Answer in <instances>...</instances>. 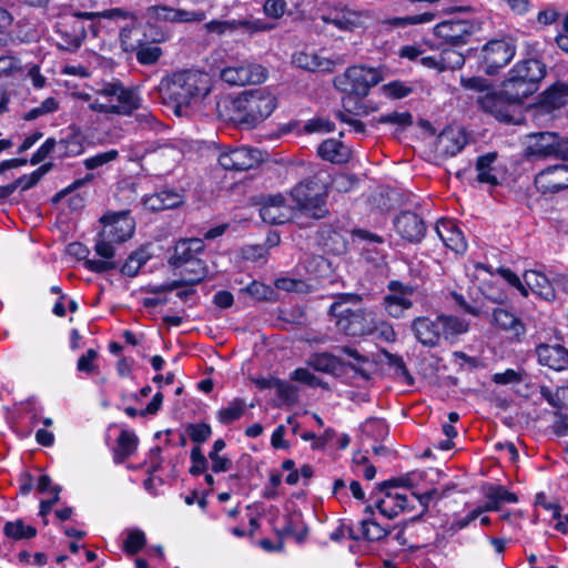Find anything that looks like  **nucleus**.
<instances>
[{
    "mask_svg": "<svg viewBox=\"0 0 568 568\" xmlns=\"http://www.w3.org/2000/svg\"><path fill=\"white\" fill-rule=\"evenodd\" d=\"M546 75V65L537 59L517 63L504 81L500 93H488L480 99L481 108L503 122L511 121L510 105L520 103L537 90Z\"/></svg>",
    "mask_w": 568,
    "mask_h": 568,
    "instance_id": "1",
    "label": "nucleus"
},
{
    "mask_svg": "<svg viewBox=\"0 0 568 568\" xmlns=\"http://www.w3.org/2000/svg\"><path fill=\"white\" fill-rule=\"evenodd\" d=\"M78 99L85 102L92 112L111 115H131L140 109L142 99L133 88L113 80L99 83L90 91H81Z\"/></svg>",
    "mask_w": 568,
    "mask_h": 568,
    "instance_id": "2",
    "label": "nucleus"
},
{
    "mask_svg": "<svg viewBox=\"0 0 568 568\" xmlns=\"http://www.w3.org/2000/svg\"><path fill=\"white\" fill-rule=\"evenodd\" d=\"M212 90L211 77L200 70H181L174 72L168 84V99L174 113L189 116L197 109Z\"/></svg>",
    "mask_w": 568,
    "mask_h": 568,
    "instance_id": "3",
    "label": "nucleus"
},
{
    "mask_svg": "<svg viewBox=\"0 0 568 568\" xmlns=\"http://www.w3.org/2000/svg\"><path fill=\"white\" fill-rule=\"evenodd\" d=\"M227 118L233 122L255 126L266 120L277 106V95L271 87L245 90L225 100Z\"/></svg>",
    "mask_w": 568,
    "mask_h": 568,
    "instance_id": "4",
    "label": "nucleus"
},
{
    "mask_svg": "<svg viewBox=\"0 0 568 568\" xmlns=\"http://www.w3.org/2000/svg\"><path fill=\"white\" fill-rule=\"evenodd\" d=\"M336 326L348 336L372 334L377 327L376 315L362 306L357 295H343L329 307Z\"/></svg>",
    "mask_w": 568,
    "mask_h": 568,
    "instance_id": "5",
    "label": "nucleus"
},
{
    "mask_svg": "<svg viewBox=\"0 0 568 568\" xmlns=\"http://www.w3.org/2000/svg\"><path fill=\"white\" fill-rule=\"evenodd\" d=\"M328 179V174L318 172L312 179L304 180L292 189L290 197L301 212L314 219L326 215Z\"/></svg>",
    "mask_w": 568,
    "mask_h": 568,
    "instance_id": "6",
    "label": "nucleus"
},
{
    "mask_svg": "<svg viewBox=\"0 0 568 568\" xmlns=\"http://www.w3.org/2000/svg\"><path fill=\"white\" fill-rule=\"evenodd\" d=\"M383 80L382 69L359 64L347 68L342 75L336 77L334 85L342 92L364 98Z\"/></svg>",
    "mask_w": 568,
    "mask_h": 568,
    "instance_id": "7",
    "label": "nucleus"
},
{
    "mask_svg": "<svg viewBox=\"0 0 568 568\" xmlns=\"http://www.w3.org/2000/svg\"><path fill=\"white\" fill-rule=\"evenodd\" d=\"M101 12H64L59 16L54 23L57 34L61 38L58 42L59 47L63 50H75L78 49L83 39L87 36L85 20H93L95 18H102Z\"/></svg>",
    "mask_w": 568,
    "mask_h": 568,
    "instance_id": "8",
    "label": "nucleus"
},
{
    "mask_svg": "<svg viewBox=\"0 0 568 568\" xmlns=\"http://www.w3.org/2000/svg\"><path fill=\"white\" fill-rule=\"evenodd\" d=\"M526 155L534 159L558 158L568 160V139L554 132H535L526 136Z\"/></svg>",
    "mask_w": 568,
    "mask_h": 568,
    "instance_id": "9",
    "label": "nucleus"
},
{
    "mask_svg": "<svg viewBox=\"0 0 568 568\" xmlns=\"http://www.w3.org/2000/svg\"><path fill=\"white\" fill-rule=\"evenodd\" d=\"M415 297L416 292L413 286L405 285L398 281H392L383 298V306L390 317L402 318L414 305Z\"/></svg>",
    "mask_w": 568,
    "mask_h": 568,
    "instance_id": "10",
    "label": "nucleus"
},
{
    "mask_svg": "<svg viewBox=\"0 0 568 568\" xmlns=\"http://www.w3.org/2000/svg\"><path fill=\"white\" fill-rule=\"evenodd\" d=\"M263 160L262 153L252 148H223L219 154V164L227 171H247Z\"/></svg>",
    "mask_w": 568,
    "mask_h": 568,
    "instance_id": "11",
    "label": "nucleus"
},
{
    "mask_svg": "<svg viewBox=\"0 0 568 568\" xmlns=\"http://www.w3.org/2000/svg\"><path fill=\"white\" fill-rule=\"evenodd\" d=\"M104 19L112 20H129L130 24H126L120 30V41L124 51L133 52L143 42V38L140 34V21L139 18L130 11H125L120 8L104 10L101 13Z\"/></svg>",
    "mask_w": 568,
    "mask_h": 568,
    "instance_id": "12",
    "label": "nucleus"
},
{
    "mask_svg": "<svg viewBox=\"0 0 568 568\" xmlns=\"http://www.w3.org/2000/svg\"><path fill=\"white\" fill-rule=\"evenodd\" d=\"M220 77L230 85L258 84L267 79V70L257 63L242 62L225 67Z\"/></svg>",
    "mask_w": 568,
    "mask_h": 568,
    "instance_id": "13",
    "label": "nucleus"
},
{
    "mask_svg": "<svg viewBox=\"0 0 568 568\" xmlns=\"http://www.w3.org/2000/svg\"><path fill=\"white\" fill-rule=\"evenodd\" d=\"M516 52L515 45L507 40H491L481 49V63L488 74L496 73L507 65Z\"/></svg>",
    "mask_w": 568,
    "mask_h": 568,
    "instance_id": "14",
    "label": "nucleus"
},
{
    "mask_svg": "<svg viewBox=\"0 0 568 568\" xmlns=\"http://www.w3.org/2000/svg\"><path fill=\"white\" fill-rule=\"evenodd\" d=\"M100 221L103 223L102 235L114 243L128 241L135 230L134 219L128 211L106 213Z\"/></svg>",
    "mask_w": 568,
    "mask_h": 568,
    "instance_id": "15",
    "label": "nucleus"
},
{
    "mask_svg": "<svg viewBox=\"0 0 568 568\" xmlns=\"http://www.w3.org/2000/svg\"><path fill=\"white\" fill-rule=\"evenodd\" d=\"M474 32L473 24L467 20H447L438 23L434 33L444 42L458 47L467 43Z\"/></svg>",
    "mask_w": 568,
    "mask_h": 568,
    "instance_id": "16",
    "label": "nucleus"
},
{
    "mask_svg": "<svg viewBox=\"0 0 568 568\" xmlns=\"http://www.w3.org/2000/svg\"><path fill=\"white\" fill-rule=\"evenodd\" d=\"M535 185L542 193H556L568 187V164L551 165L535 176Z\"/></svg>",
    "mask_w": 568,
    "mask_h": 568,
    "instance_id": "17",
    "label": "nucleus"
},
{
    "mask_svg": "<svg viewBox=\"0 0 568 568\" xmlns=\"http://www.w3.org/2000/svg\"><path fill=\"white\" fill-rule=\"evenodd\" d=\"M293 206L281 195H271L264 200L260 209L262 220L270 224H283L293 216Z\"/></svg>",
    "mask_w": 568,
    "mask_h": 568,
    "instance_id": "18",
    "label": "nucleus"
},
{
    "mask_svg": "<svg viewBox=\"0 0 568 568\" xmlns=\"http://www.w3.org/2000/svg\"><path fill=\"white\" fill-rule=\"evenodd\" d=\"M394 225L396 232L408 242L417 243L425 236V223L423 219L414 212H402L396 216Z\"/></svg>",
    "mask_w": 568,
    "mask_h": 568,
    "instance_id": "19",
    "label": "nucleus"
},
{
    "mask_svg": "<svg viewBox=\"0 0 568 568\" xmlns=\"http://www.w3.org/2000/svg\"><path fill=\"white\" fill-rule=\"evenodd\" d=\"M410 329L416 339L427 347L438 345L443 336L440 333L439 316H436L435 318L427 316L416 317L410 324Z\"/></svg>",
    "mask_w": 568,
    "mask_h": 568,
    "instance_id": "20",
    "label": "nucleus"
},
{
    "mask_svg": "<svg viewBox=\"0 0 568 568\" xmlns=\"http://www.w3.org/2000/svg\"><path fill=\"white\" fill-rule=\"evenodd\" d=\"M114 241H109L102 233L99 235V240L95 243L94 250L100 258L87 260L84 266L91 272L102 273L116 267V263L113 261L115 251L112 245Z\"/></svg>",
    "mask_w": 568,
    "mask_h": 568,
    "instance_id": "21",
    "label": "nucleus"
},
{
    "mask_svg": "<svg viewBox=\"0 0 568 568\" xmlns=\"http://www.w3.org/2000/svg\"><path fill=\"white\" fill-rule=\"evenodd\" d=\"M353 241L363 243L361 247L367 261L379 264L385 258V247L383 237L365 230H354L352 232Z\"/></svg>",
    "mask_w": 568,
    "mask_h": 568,
    "instance_id": "22",
    "label": "nucleus"
},
{
    "mask_svg": "<svg viewBox=\"0 0 568 568\" xmlns=\"http://www.w3.org/2000/svg\"><path fill=\"white\" fill-rule=\"evenodd\" d=\"M538 363L552 371H568V351L561 345H539L536 349Z\"/></svg>",
    "mask_w": 568,
    "mask_h": 568,
    "instance_id": "23",
    "label": "nucleus"
},
{
    "mask_svg": "<svg viewBox=\"0 0 568 568\" xmlns=\"http://www.w3.org/2000/svg\"><path fill=\"white\" fill-rule=\"evenodd\" d=\"M293 63L306 71L329 72L334 69L335 62L323 55V52L315 50H302L293 55Z\"/></svg>",
    "mask_w": 568,
    "mask_h": 568,
    "instance_id": "24",
    "label": "nucleus"
},
{
    "mask_svg": "<svg viewBox=\"0 0 568 568\" xmlns=\"http://www.w3.org/2000/svg\"><path fill=\"white\" fill-rule=\"evenodd\" d=\"M438 237L443 241L445 246L455 253H464L467 248V243L463 232L453 220H440L435 226Z\"/></svg>",
    "mask_w": 568,
    "mask_h": 568,
    "instance_id": "25",
    "label": "nucleus"
},
{
    "mask_svg": "<svg viewBox=\"0 0 568 568\" xmlns=\"http://www.w3.org/2000/svg\"><path fill=\"white\" fill-rule=\"evenodd\" d=\"M204 250V242L201 239L181 240L175 244L174 253L170 258V264L174 267H181L183 264L199 258Z\"/></svg>",
    "mask_w": 568,
    "mask_h": 568,
    "instance_id": "26",
    "label": "nucleus"
},
{
    "mask_svg": "<svg viewBox=\"0 0 568 568\" xmlns=\"http://www.w3.org/2000/svg\"><path fill=\"white\" fill-rule=\"evenodd\" d=\"M354 526L348 528V538L354 540L378 541L389 534L385 527L371 518L362 519Z\"/></svg>",
    "mask_w": 568,
    "mask_h": 568,
    "instance_id": "27",
    "label": "nucleus"
},
{
    "mask_svg": "<svg viewBox=\"0 0 568 568\" xmlns=\"http://www.w3.org/2000/svg\"><path fill=\"white\" fill-rule=\"evenodd\" d=\"M524 284L528 293L531 292L547 301L555 298L554 284L541 272L534 270L526 271L524 273Z\"/></svg>",
    "mask_w": 568,
    "mask_h": 568,
    "instance_id": "28",
    "label": "nucleus"
},
{
    "mask_svg": "<svg viewBox=\"0 0 568 568\" xmlns=\"http://www.w3.org/2000/svg\"><path fill=\"white\" fill-rule=\"evenodd\" d=\"M467 143L466 134L462 129H446L437 139V150L445 155L454 156L460 152Z\"/></svg>",
    "mask_w": 568,
    "mask_h": 568,
    "instance_id": "29",
    "label": "nucleus"
},
{
    "mask_svg": "<svg viewBox=\"0 0 568 568\" xmlns=\"http://www.w3.org/2000/svg\"><path fill=\"white\" fill-rule=\"evenodd\" d=\"M376 507L383 516L392 519L409 508L408 497L405 494L387 490L385 495L377 500Z\"/></svg>",
    "mask_w": 568,
    "mask_h": 568,
    "instance_id": "30",
    "label": "nucleus"
},
{
    "mask_svg": "<svg viewBox=\"0 0 568 568\" xmlns=\"http://www.w3.org/2000/svg\"><path fill=\"white\" fill-rule=\"evenodd\" d=\"M57 144L58 158H72L84 152V136L74 126L69 128V131L57 141Z\"/></svg>",
    "mask_w": 568,
    "mask_h": 568,
    "instance_id": "31",
    "label": "nucleus"
},
{
    "mask_svg": "<svg viewBox=\"0 0 568 568\" xmlns=\"http://www.w3.org/2000/svg\"><path fill=\"white\" fill-rule=\"evenodd\" d=\"M493 323L514 337H519L526 332L523 321L514 313L505 308L494 310Z\"/></svg>",
    "mask_w": 568,
    "mask_h": 568,
    "instance_id": "32",
    "label": "nucleus"
},
{
    "mask_svg": "<svg viewBox=\"0 0 568 568\" xmlns=\"http://www.w3.org/2000/svg\"><path fill=\"white\" fill-rule=\"evenodd\" d=\"M497 153L489 152L477 159L476 171L477 180L480 183L497 185L499 183L498 170L496 166Z\"/></svg>",
    "mask_w": 568,
    "mask_h": 568,
    "instance_id": "33",
    "label": "nucleus"
},
{
    "mask_svg": "<svg viewBox=\"0 0 568 568\" xmlns=\"http://www.w3.org/2000/svg\"><path fill=\"white\" fill-rule=\"evenodd\" d=\"M318 155L332 163H344L349 159V150L336 139H327L318 146Z\"/></svg>",
    "mask_w": 568,
    "mask_h": 568,
    "instance_id": "34",
    "label": "nucleus"
},
{
    "mask_svg": "<svg viewBox=\"0 0 568 568\" xmlns=\"http://www.w3.org/2000/svg\"><path fill=\"white\" fill-rule=\"evenodd\" d=\"M246 410V403L242 398H234L227 403L226 406L221 407L216 412V419L223 424L229 425L240 419Z\"/></svg>",
    "mask_w": 568,
    "mask_h": 568,
    "instance_id": "35",
    "label": "nucleus"
},
{
    "mask_svg": "<svg viewBox=\"0 0 568 568\" xmlns=\"http://www.w3.org/2000/svg\"><path fill=\"white\" fill-rule=\"evenodd\" d=\"M568 100V83L557 82L542 97V104L549 109H559Z\"/></svg>",
    "mask_w": 568,
    "mask_h": 568,
    "instance_id": "36",
    "label": "nucleus"
},
{
    "mask_svg": "<svg viewBox=\"0 0 568 568\" xmlns=\"http://www.w3.org/2000/svg\"><path fill=\"white\" fill-rule=\"evenodd\" d=\"M151 256L152 253L149 251L148 246H143L134 251L122 265V274L130 277L135 276L140 268L151 258Z\"/></svg>",
    "mask_w": 568,
    "mask_h": 568,
    "instance_id": "37",
    "label": "nucleus"
},
{
    "mask_svg": "<svg viewBox=\"0 0 568 568\" xmlns=\"http://www.w3.org/2000/svg\"><path fill=\"white\" fill-rule=\"evenodd\" d=\"M138 446V437L129 432L123 430L121 432L119 438H118V446L114 453V462L116 464L123 463L125 458L131 456Z\"/></svg>",
    "mask_w": 568,
    "mask_h": 568,
    "instance_id": "38",
    "label": "nucleus"
},
{
    "mask_svg": "<svg viewBox=\"0 0 568 568\" xmlns=\"http://www.w3.org/2000/svg\"><path fill=\"white\" fill-rule=\"evenodd\" d=\"M240 27H245L247 29L261 30L260 24L251 23L246 20H232V21H221V20H212L204 24L205 30L209 33L224 34L226 32H232Z\"/></svg>",
    "mask_w": 568,
    "mask_h": 568,
    "instance_id": "39",
    "label": "nucleus"
},
{
    "mask_svg": "<svg viewBox=\"0 0 568 568\" xmlns=\"http://www.w3.org/2000/svg\"><path fill=\"white\" fill-rule=\"evenodd\" d=\"M440 323V333L442 337L445 339L454 338L460 334H464L468 331V324L456 317L449 315H438Z\"/></svg>",
    "mask_w": 568,
    "mask_h": 568,
    "instance_id": "40",
    "label": "nucleus"
},
{
    "mask_svg": "<svg viewBox=\"0 0 568 568\" xmlns=\"http://www.w3.org/2000/svg\"><path fill=\"white\" fill-rule=\"evenodd\" d=\"M179 268L181 270L180 274L184 276V283L191 285L201 282L207 273L206 266L201 258L192 260Z\"/></svg>",
    "mask_w": 568,
    "mask_h": 568,
    "instance_id": "41",
    "label": "nucleus"
},
{
    "mask_svg": "<svg viewBox=\"0 0 568 568\" xmlns=\"http://www.w3.org/2000/svg\"><path fill=\"white\" fill-rule=\"evenodd\" d=\"M3 531L7 537L20 540V539H30L37 535V530L34 527L24 524L22 520L8 521L4 525Z\"/></svg>",
    "mask_w": 568,
    "mask_h": 568,
    "instance_id": "42",
    "label": "nucleus"
},
{
    "mask_svg": "<svg viewBox=\"0 0 568 568\" xmlns=\"http://www.w3.org/2000/svg\"><path fill=\"white\" fill-rule=\"evenodd\" d=\"M383 95L386 98L397 100L408 97L414 91V85L410 82L390 81L381 88Z\"/></svg>",
    "mask_w": 568,
    "mask_h": 568,
    "instance_id": "43",
    "label": "nucleus"
},
{
    "mask_svg": "<svg viewBox=\"0 0 568 568\" xmlns=\"http://www.w3.org/2000/svg\"><path fill=\"white\" fill-rule=\"evenodd\" d=\"M310 365L318 372L323 373H331L335 371L339 364L336 356L327 354V353H321L313 355L310 361Z\"/></svg>",
    "mask_w": 568,
    "mask_h": 568,
    "instance_id": "44",
    "label": "nucleus"
},
{
    "mask_svg": "<svg viewBox=\"0 0 568 568\" xmlns=\"http://www.w3.org/2000/svg\"><path fill=\"white\" fill-rule=\"evenodd\" d=\"M136 51V60L143 65L154 64L162 55V49L156 45L141 43Z\"/></svg>",
    "mask_w": 568,
    "mask_h": 568,
    "instance_id": "45",
    "label": "nucleus"
},
{
    "mask_svg": "<svg viewBox=\"0 0 568 568\" xmlns=\"http://www.w3.org/2000/svg\"><path fill=\"white\" fill-rule=\"evenodd\" d=\"M146 21L159 23L161 21L174 22V8L166 6H152L146 9Z\"/></svg>",
    "mask_w": 568,
    "mask_h": 568,
    "instance_id": "46",
    "label": "nucleus"
},
{
    "mask_svg": "<svg viewBox=\"0 0 568 568\" xmlns=\"http://www.w3.org/2000/svg\"><path fill=\"white\" fill-rule=\"evenodd\" d=\"M442 70L459 69L465 63V58L462 52L455 49H445L439 52Z\"/></svg>",
    "mask_w": 568,
    "mask_h": 568,
    "instance_id": "47",
    "label": "nucleus"
},
{
    "mask_svg": "<svg viewBox=\"0 0 568 568\" xmlns=\"http://www.w3.org/2000/svg\"><path fill=\"white\" fill-rule=\"evenodd\" d=\"M325 21L341 30H351L357 23V14L352 11L335 12L325 18Z\"/></svg>",
    "mask_w": 568,
    "mask_h": 568,
    "instance_id": "48",
    "label": "nucleus"
},
{
    "mask_svg": "<svg viewBox=\"0 0 568 568\" xmlns=\"http://www.w3.org/2000/svg\"><path fill=\"white\" fill-rule=\"evenodd\" d=\"M144 39L152 43H162L171 39V32L156 23L145 22Z\"/></svg>",
    "mask_w": 568,
    "mask_h": 568,
    "instance_id": "49",
    "label": "nucleus"
},
{
    "mask_svg": "<svg viewBox=\"0 0 568 568\" xmlns=\"http://www.w3.org/2000/svg\"><path fill=\"white\" fill-rule=\"evenodd\" d=\"M59 108V102L50 97V98H47L44 101L41 102L40 105L31 109L26 115H24V119L30 121V120H34L39 116H42V115H47V114H51L53 112H55Z\"/></svg>",
    "mask_w": 568,
    "mask_h": 568,
    "instance_id": "50",
    "label": "nucleus"
},
{
    "mask_svg": "<svg viewBox=\"0 0 568 568\" xmlns=\"http://www.w3.org/2000/svg\"><path fill=\"white\" fill-rule=\"evenodd\" d=\"M145 545V535L142 530L134 529L128 532L124 541V550L128 554L134 555L139 552Z\"/></svg>",
    "mask_w": 568,
    "mask_h": 568,
    "instance_id": "51",
    "label": "nucleus"
},
{
    "mask_svg": "<svg viewBox=\"0 0 568 568\" xmlns=\"http://www.w3.org/2000/svg\"><path fill=\"white\" fill-rule=\"evenodd\" d=\"M119 155L116 150H109L106 152L98 153L91 158L84 160V166L88 170H95L101 168L112 161H114Z\"/></svg>",
    "mask_w": 568,
    "mask_h": 568,
    "instance_id": "52",
    "label": "nucleus"
},
{
    "mask_svg": "<svg viewBox=\"0 0 568 568\" xmlns=\"http://www.w3.org/2000/svg\"><path fill=\"white\" fill-rule=\"evenodd\" d=\"M435 18L434 13L425 12L422 14H414L404 18H394L387 21L392 27H406L408 24H420L433 21Z\"/></svg>",
    "mask_w": 568,
    "mask_h": 568,
    "instance_id": "53",
    "label": "nucleus"
},
{
    "mask_svg": "<svg viewBox=\"0 0 568 568\" xmlns=\"http://www.w3.org/2000/svg\"><path fill=\"white\" fill-rule=\"evenodd\" d=\"M50 154H54L58 158V144L53 138L47 139L37 152L33 153L31 163L36 165L45 160Z\"/></svg>",
    "mask_w": 568,
    "mask_h": 568,
    "instance_id": "54",
    "label": "nucleus"
},
{
    "mask_svg": "<svg viewBox=\"0 0 568 568\" xmlns=\"http://www.w3.org/2000/svg\"><path fill=\"white\" fill-rule=\"evenodd\" d=\"M135 121L141 130L159 132L162 129L161 122L149 111L144 110L136 114Z\"/></svg>",
    "mask_w": 568,
    "mask_h": 568,
    "instance_id": "55",
    "label": "nucleus"
},
{
    "mask_svg": "<svg viewBox=\"0 0 568 568\" xmlns=\"http://www.w3.org/2000/svg\"><path fill=\"white\" fill-rule=\"evenodd\" d=\"M206 13L201 10L174 9V22H201L205 20Z\"/></svg>",
    "mask_w": 568,
    "mask_h": 568,
    "instance_id": "56",
    "label": "nucleus"
},
{
    "mask_svg": "<svg viewBox=\"0 0 568 568\" xmlns=\"http://www.w3.org/2000/svg\"><path fill=\"white\" fill-rule=\"evenodd\" d=\"M45 172L47 169L41 166L33 171L31 174L19 178L12 185H16V189L20 187L23 191L29 190L40 181Z\"/></svg>",
    "mask_w": 568,
    "mask_h": 568,
    "instance_id": "57",
    "label": "nucleus"
},
{
    "mask_svg": "<svg viewBox=\"0 0 568 568\" xmlns=\"http://www.w3.org/2000/svg\"><path fill=\"white\" fill-rule=\"evenodd\" d=\"M287 9L285 0H266L263 6V11L266 17L278 19L284 16Z\"/></svg>",
    "mask_w": 568,
    "mask_h": 568,
    "instance_id": "58",
    "label": "nucleus"
},
{
    "mask_svg": "<svg viewBox=\"0 0 568 568\" xmlns=\"http://www.w3.org/2000/svg\"><path fill=\"white\" fill-rule=\"evenodd\" d=\"M275 287L285 292H305L307 285L305 282L301 280L290 278V277H281L275 281Z\"/></svg>",
    "mask_w": 568,
    "mask_h": 568,
    "instance_id": "59",
    "label": "nucleus"
},
{
    "mask_svg": "<svg viewBox=\"0 0 568 568\" xmlns=\"http://www.w3.org/2000/svg\"><path fill=\"white\" fill-rule=\"evenodd\" d=\"M497 272L507 283L515 287L523 296H528V290L524 284V280L521 281L519 276L515 274L511 270L500 267L497 270Z\"/></svg>",
    "mask_w": 568,
    "mask_h": 568,
    "instance_id": "60",
    "label": "nucleus"
},
{
    "mask_svg": "<svg viewBox=\"0 0 568 568\" xmlns=\"http://www.w3.org/2000/svg\"><path fill=\"white\" fill-rule=\"evenodd\" d=\"M187 434L193 442L203 443L211 436L212 429L207 424H193L187 427Z\"/></svg>",
    "mask_w": 568,
    "mask_h": 568,
    "instance_id": "61",
    "label": "nucleus"
},
{
    "mask_svg": "<svg viewBox=\"0 0 568 568\" xmlns=\"http://www.w3.org/2000/svg\"><path fill=\"white\" fill-rule=\"evenodd\" d=\"M98 357L97 351L90 348L83 354L77 363V369L87 374L93 373L97 368L94 361Z\"/></svg>",
    "mask_w": 568,
    "mask_h": 568,
    "instance_id": "62",
    "label": "nucleus"
},
{
    "mask_svg": "<svg viewBox=\"0 0 568 568\" xmlns=\"http://www.w3.org/2000/svg\"><path fill=\"white\" fill-rule=\"evenodd\" d=\"M165 210L174 209L183 203V195L175 190L164 189L159 191Z\"/></svg>",
    "mask_w": 568,
    "mask_h": 568,
    "instance_id": "63",
    "label": "nucleus"
},
{
    "mask_svg": "<svg viewBox=\"0 0 568 568\" xmlns=\"http://www.w3.org/2000/svg\"><path fill=\"white\" fill-rule=\"evenodd\" d=\"M191 460H192V466L190 468L191 474L200 475V474L204 473V470L206 469L207 460H206L205 456L202 454L200 447H194L191 450Z\"/></svg>",
    "mask_w": 568,
    "mask_h": 568,
    "instance_id": "64",
    "label": "nucleus"
}]
</instances>
